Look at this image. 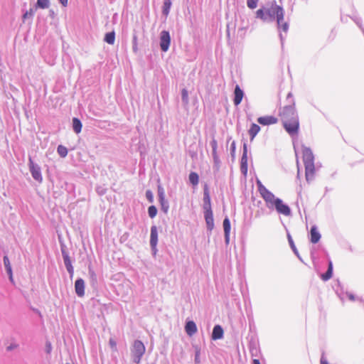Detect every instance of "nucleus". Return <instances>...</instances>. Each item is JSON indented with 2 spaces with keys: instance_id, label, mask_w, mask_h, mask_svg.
Returning <instances> with one entry per match:
<instances>
[{
  "instance_id": "nucleus-1",
  "label": "nucleus",
  "mask_w": 364,
  "mask_h": 364,
  "mask_svg": "<svg viewBox=\"0 0 364 364\" xmlns=\"http://www.w3.org/2000/svg\"><path fill=\"white\" fill-rule=\"evenodd\" d=\"M284 10L274 1L269 6L262 7L256 11V17L263 21L272 22L277 20L278 29L287 33L289 23L284 21Z\"/></svg>"
},
{
  "instance_id": "nucleus-2",
  "label": "nucleus",
  "mask_w": 364,
  "mask_h": 364,
  "mask_svg": "<svg viewBox=\"0 0 364 364\" xmlns=\"http://www.w3.org/2000/svg\"><path fill=\"white\" fill-rule=\"evenodd\" d=\"M290 103L280 109L279 116L286 131L293 136L298 133L299 122L294 101L291 100Z\"/></svg>"
},
{
  "instance_id": "nucleus-3",
  "label": "nucleus",
  "mask_w": 364,
  "mask_h": 364,
  "mask_svg": "<svg viewBox=\"0 0 364 364\" xmlns=\"http://www.w3.org/2000/svg\"><path fill=\"white\" fill-rule=\"evenodd\" d=\"M302 154L306 181H311L315 172L314 154L309 148L305 146L302 147Z\"/></svg>"
},
{
  "instance_id": "nucleus-4",
  "label": "nucleus",
  "mask_w": 364,
  "mask_h": 364,
  "mask_svg": "<svg viewBox=\"0 0 364 364\" xmlns=\"http://www.w3.org/2000/svg\"><path fill=\"white\" fill-rule=\"evenodd\" d=\"M146 348L144 343H134L133 348H132V360L136 364L141 362V359L145 353Z\"/></svg>"
},
{
  "instance_id": "nucleus-5",
  "label": "nucleus",
  "mask_w": 364,
  "mask_h": 364,
  "mask_svg": "<svg viewBox=\"0 0 364 364\" xmlns=\"http://www.w3.org/2000/svg\"><path fill=\"white\" fill-rule=\"evenodd\" d=\"M28 166L30 172L32 175V177L38 182L41 183L43 181V177L41 175V171L40 166L35 164L31 158H29L28 160Z\"/></svg>"
},
{
  "instance_id": "nucleus-6",
  "label": "nucleus",
  "mask_w": 364,
  "mask_h": 364,
  "mask_svg": "<svg viewBox=\"0 0 364 364\" xmlns=\"http://www.w3.org/2000/svg\"><path fill=\"white\" fill-rule=\"evenodd\" d=\"M171 44V36L167 31H162L160 33V48L162 51H168Z\"/></svg>"
},
{
  "instance_id": "nucleus-7",
  "label": "nucleus",
  "mask_w": 364,
  "mask_h": 364,
  "mask_svg": "<svg viewBox=\"0 0 364 364\" xmlns=\"http://www.w3.org/2000/svg\"><path fill=\"white\" fill-rule=\"evenodd\" d=\"M158 197L159 201L161 204V210L165 213H167L169 209V204L165 198V191L160 185L158 186Z\"/></svg>"
},
{
  "instance_id": "nucleus-8",
  "label": "nucleus",
  "mask_w": 364,
  "mask_h": 364,
  "mask_svg": "<svg viewBox=\"0 0 364 364\" xmlns=\"http://www.w3.org/2000/svg\"><path fill=\"white\" fill-rule=\"evenodd\" d=\"M260 195L265 200L267 208L272 209L277 198H275L274 195L267 189L263 190Z\"/></svg>"
},
{
  "instance_id": "nucleus-9",
  "label": "nucleus",
  "mask_w": 364,
  "mask_h": 364,
  "mask_svg": "<svg viewBox=\"0 0 364 364\" xmlns=\"http://www.w3.org/2000/svg\"><path fill=\"white\" fill-rule=\"evenodd\" d=\"M274 207H275L277 211L280 214L286 216L290 215L291 214V210L289 207L284 204L283 201L279 198H277L276 202L274 204Z\"/></svg>"
},
{
  "instance_id": "nucleus-10",
  "label": "nucleus",
  "mask_w": 364,
  "mask_h": 364,
  "mask_svg": "<svg viewBox=\"0 0 364 364\" xmlns=\"http://www.w3.org/2000/svg\"><path fill=\"white\" fill-rule=\"evenodd\" d=\"M158 243V230L155 225L151 226L150 233V246L152 251L156 253L157 251L156 246Z\"/></svg>"
},
{
  "instance_id": "nucleus-11",
  "label": "nucleus",
  "mask_w": 364,
  "mask_h": 364,
  "mask_svg": "<svg viewBox=\"0 0 364 364\" xmlns=\"http://www.w3.org/2000/svg\"><path fill=\"white\" fill-rule=\"evenodd\" d=\"M62 256L63 258L64 264L66 267L67 271L70 274V277L72 279L74 274V269L71 263L70 258L68 253L63 249H62Z\"/></svg>"
},
{
  "instance_id": "nucleus-12",
  "label": "nucleus",
  "mask_w": 364,
  "mask_h": 364,
  "mask_svg": "<svg viewBox=\"0 0 364 364\" xmlns=\"http://www.w3.org/2000/svg\"><path fill=\"white\" fill-rule=\"evenodd\" d=\"M203 208L204 212L205 211H211V202H210V197L209 193V190L207 186V185L205 186L204 190H203Z\"/></svg>"
},
{
  "instance_id": "nucleus-13",
  "label": "nucleus",
  "mask_w": 364,
  "mask_h": 364,
  "mask_svg": "<svg viewBox=\"0 0 364 364\" xmlns=\"http://www.w3.org/2000/svg\"><path fill=\"white\" fill-rule=\"evenodd\" d=\"M75 291L76 294L80 297L85 295V282L82 279H77L75 281Z\"/></svg>"
},
{
  "instance_id": "nucleus-14",
  "label": "nucleus",
  "mask_w": 364,
  "mask_h": 364,
  "mask_svg": "<svg viewBox=\"0 0 364 364\" xmlns=\"http://www.w3.org/2000/svg\"><path fill=\"white\" fill-rule=\"evenodd\" d=\"M204 218L206 223L207 229L211 231L214 228V220L213 211H205Z\"/></svg>"
},
{
  "instance_id": "nucleus-15",
  "label": "nucleus",
  "mask_w": 364,
  "mask_h": 364,
  "mask_svg": "<svg viewBox=\"0 0 364 364\" xmlns=\"http://www.w3.org/2000/svg\"><path fill=\"white\" fill-rule=\"evenodd\" d=\"M243 95H244L243 91L240 89L239 85H236V87L235 88L234 100H233L235 105L237 106L240 104V102H242Z\"/></svg>"
},
{
  "instance_id": "nucleus-16",
  "label": "nucleus",
  "mask_w": 364,
  "mask_h": 364,
  "mask_svg": "<svg viewBox=\"0 0 364 364\" xmlns=\"http://www.w3.org/2000/svg\"><path fill=\"white\" fill-rule=\"evenodd\" d=\"M257 122L262 125H269L277 123V119L272 116L260 117L257 119Z\"/></svg>"
},
{
  "instance_id": "nucleus-17",
  "label": "nucleus",
  "mask_w": 364,
  "mask_h": 364,
  "mask_svg": "<svg viewBox=\"0 0 364 364\" xmlns=\"http://www.w3.org/2000/svg\"><path fill=\"white\" fill-rule=\"evenodd\" d=\"M223 329L220 325H216L214 326L213 332H212V338L213 340H218L223 338Z\"/></svg>"
},
{
  "instance_id": "nucleus-18",
  "label": "nucleus",
  "mask_w": 364,
  "mask_h": 364,
  "mask_svg": "<svg viewBox=\"0 0 364 364\" xmlns=\"http://www.w3.org/2000/svg\"><path fill=\"white\" fill-rule=\"evenodd\" d=\"M4 264L6 269V271L9 275V280L14 283V278H13V272H12V268L11 263L9 262V257L7 256L4 257Z\"/></svg>"
},
{
  "instance_id": "nucleus-19",
  "label": "nucleus",
  "mask_w": 364,
  "mask_h": 364,
  "mask_svg": "<svg viewBox=\"0 0 364 364\" xmlns=\"http://www.w3.org/2000/svg\"><path fill=\"white\" fill-rule=\"evenodd\" d=\"M186 332L189 336H193L197 331V326L194 321H188L185 326Z\"/></svg>"
},
{
  "instance_id": "nucleus-20",
  "label": "nucleus",
  "mask_w": 364,
  "mask_h": 364,
  "mask_svg": "<svg viewBox=\"0 0 364 364\" xmlns=\"http://www.w3.org/2000/svg\"><path fill=\"white\" fill-rule=\"evenodd\" d=\"M311 242L312 243H317L321 239V234L317 230L316 226H312L311 229Z\"/></svg>"
},
{
  "instance_id": "nucleus-21",
  "label": "nucleus",
  "mask_w": 364,
  "mask_h": 364,
  "mask_svg": "<svg viewBox=\"0 0 364 364\" xmlns=\"http://www.w3.org/2000/svg\"><path fill=\"white\" fill-rule=\"evenodd\" d=\"M260 130V127L259 125L256 124H252L250 129L249 130V134L250 135V140L252 141L255 136L258 134Z\"/></svg>"
},
{
  "instance_id": "nucleus-22",
  "label": "nucleus",
  "mask_w": 364,
  "mask_h": 364,
  "mask_svg": "<svg viewBox=\"0 0 364 364\" xmlns=\"http://www.w3.org/2000/svg\"><path fill=\"white\" fill-rule=\"evenodd\" d=\"M82 123L76 117L73 119V129L76 134H79L82 130Z\"/></svg>"
},
{
  "instance_id": "nucleus-23",
  "label": "nucleus",
  "mask_w": 364,
  "mask_h": 364,
  "mask_svg": "<svg viewBox=\"0 0 364 364\" xmlns=\"http://www.w3.org/2000/svg\"><path fill=\"white\" fill-rule=\"evenodd\" d=\"M241 171L246 174L247 171V154H242V158H241Z\"/></svg>"
},
{
  "instance_id": "nucleus-24",
  "label": "nucleus",
  "mask_w": 364,
  "mask_h": 364,
  "mask_svg": "<svg viewBox=\"0 0 364 364\" xmlns=\"http://www.w3.org/2000/svg\"><path fill=\"white\" fill-rule=\"evenodd\" d=\"M193 347L195 349L194 362L196 364H199L200 363V354L201 347L199 344H195L193 346Z\"/></svg>"
},
{
  "instance_id": "nucleus-25",
  "label": "nucleus",
  "mask_w": 364,
  "mask_h": 364,
  "mask_svg": "<svg viewBox=\"0 0 364 364\" xmlns=\"http://www.w3.org/2000/svg\"><path fill=\"white\" fill-rule=\"evenodd\" d=\"M188 179H189V181L190 183L196 186L198 184V182H199V176L198 175L197 173L196 172H191L190 174H189V176H188Z\"/></svg>"
},
{
  "instance_id": "nucleus-26",
  "label": "nucleus",
  "mask_w": 364,
  "mask_h": 364,
  "mask_svg": "<svg viewBox=\"0 0 364 364\" xmlns=\"http://www.w3.org/2000/svg\"><path fill=\"white\" fill-rule=\"evenodd\" d=\"M115 41V33L114 31L105 34V41L108 44L113 45Z\"/></svg>"
},
{
  "instance_id": "nucleus-27",
  "label": "nucleus",
  "mask_w": 364,
  "mask_h": 364,
  "mask_svg": "<svg viewBox=\"0 0 364 364\" xmlns=\"http://www.w3.org/2000/svg\"><path fill=\"white\" fill-rule=\"evenodd\" d=\"M50 6L49 0H37L35 8L48 9Z\"/></svg>"
},
{
  "instance_id": "nucleus-28",
  "label": "nucleus",
  "mask_w": 364,
  "mask_h": 364,
  "mask_svg": "<svg viewBox=\"0 0 364 364\" xmlns=\"http://www.w3.org/2000/svg\"><path fill=\"white\" fill-rule=\"evenodd\" d=\"M171 6V0H165L163 6V14L167 16L169 14Z\"/></svg>"
},
{
  "instance_id": "nucleus-29",
  "label": "nucleus",
  "mask_w": 364,
  "mask_h": 364,
  "mask_svg": "<svg viewBox=\"0 0 364 364\" xmlns=\"http://www.w3.org/2000/svg\"><path fill=\"white\" fill-rule=\"evenodd\" d=\"M57 152L61 157L65 158L68 155V149L63 145H59L57 148Z\"/></svg>"
},
{
  "instance_id": "nucleus-30",
  "label": "nucleus",
  "mask_w": 364,
  "mask_h": 364,
  "mask_svg": "<svg viewBox=\"0 0 364 364\" xmlns=\"http://www.w3.org/2000/svg\"><path fill=\"white\" fill-rule=\"evenodd\" d=\"M36 11V8H35V7L31 8L28 11H26L24 13V14L23 15V18L26 19V18H32L34 16Z\"/></svg>"
},
{
  "instance_id": "nucleus-31",
  "label": "nucleus",
  "mask_w": 364,
  "mask_h": 364,
  "mask_svg": "<svg viewBox=\"0 0 364 364\" xmlns=\"http://www.w3.org/2000/svg\"><path fill=\"white\" fill-rule=\"evenodd\" d=\"M223 229L224 233L230 232V222L228 218H225L223 220Z\"/></svg>"
},
{
  "instance_id": "nucleus-32",
  "label": "nucleus",
  "mask_w": 364,
  "mask_h": 364,
  "mask_svg": "<svg viewBox=\"0 0 364 364\" xmlns=\"http://www.w3.org/2000/svg\"><path fill=\"white\" fill-rule=\"evenodd\" d=\"M288 240H289V245L291 246V248L294 251V254L299 258L300 260H301V257H299L298 250L294 243V241L289 235H288Z\"/></svg>"
},
{
  "instance_id": "nucleus-33",
  "label": "nucleus",
  "mask_w": 364,
  "mask_h": 364,
  "mask_svg": "<svg viewBox=\"0 0 364 364\" xmlns=\"http://www.w3.org/2000/svg\"><path fill=\"white\" fill-rule=\"evenodd\" d=\"M148 214L151 218H154L157 214V209L154 205H151L148 208Z\"/></svg>"
},
{
  "instance_id": "nucleus-34",
  "label": "nucleus",
  "mask_w": 364,
  "mask_h": 364,
  "mask_svg": "<svg viewBox=\"0 0 364 364\" xmlns=\"http://www.w3.org/2000/svg\"><path fill=\"white\" fill-rule=\"evenodd\" d=\"M182 101L185 105L188 103V93L186 89H183L181 92Z\"/></svg>"
},
{
  "instance_id": "nucleus-35",
  "label": "nucleus",
  "mask_w": 364,
  "mask_h": 364,
  "mask_svg": "<svg viewBox=\"0 0 364 364\" xmlns=\"http://www.w3.org/2000/svg\"><path fill=\"white\" fill-rule=\"evenodd\" d=\"M258 1L259 0H247V5L251 9H255L257 7Z\"/></svg>"
},
{
  "instance_id": "nucleus-36",
  "label": "nucleus",
  "mask_w": 364,
  "mask_h": 364,
  "mask_svg": "<svg viewBox=\"0 0 364 364\" xmlns=\"http://www.w3.org/2000/svg\"><path fill=\"white\" fill-rule=\"evenodd\" d=\"M333 271L327 270L326 272L322 274L321 278L323 281H327L332 277Z\"/></svg>"
},
{
  "instance_id": "nucleus-37",
  "label": "nucleus",
  "mask_w": 364,
  "mask_h": 364,
  "mask_svg": "<svg viewBox=\"0 0 364 364\" xmlns=\"http://www.w3.org/2000/svg\"><path fill=\"white\" fill-rule=\"evenodd\" d=\"M212 155H213V161H214L215 164L218 166L219 164H220V159H219V157H218V156L217 154V151H215V152H213L212 151Z\"/></svg>"
},
{
  "instance_id": "nucleus-38",
  "label": "nucleus",
  "mask_w": 364,
  "mask_h": 364,
  "mask_svg": "<svg viewBox=\"0 0 364 364\" xmlns=\"http://www.w3.org/2000/svg\"><path fill=\"white\" fill-rule=\"evenodd\" d=\"M210 146L212 147V151L213 152H215L217 151V148H218V143H217V141L215 139H213L211 141H210Z\"/></svg>"
},
{
  "instance_id": "nucleus-39",
  "label": "nucleus",
  "mask_w": 364,
  "mask_h": 364,
  "mask_svg": "<svg viewBox=\"0 0 364 364\" xmlns=\"http://www.w3.org/2000/svg\"><path fill=\"white\" fill-rule=\"evenodd\" d=\"M320 364H329L326 357L325 356L324 352H323L321 354Z\"/></svg>"
},
{
  "instance_id": "nucleus-40",
  "label": "nucleus",
  "mask_w": 364,
  "mask_h": 364,
  "mask_svg": "<svg viewBox=\"0 0 364 364\" xmlns=\"http://www.w3.org/2000/svg\"><path fill=\"white\" fill-rule=\"evenodd\" d=\"M257 186H258V191H259L260 194L262 193V192H263V190H267V188H265L264 186L262 185L261 181H257Z\"/></svg>"
},
{
  "instance_id": "nucleus-41",
  "label": "nucleus",
  "mask_w": 364,
  "mask_h": 364,
  "mask_svg": "<svg viewBox=\"0 0 364 364\" xmlns=\"http://www.w3.org/2000/svg\"><path fill=\"white\" fill-rule=\"evenodd\" d=\"M18 347V344L16 343H11V344L7 346L6 350L8 351H11Z\"/></svg>"
},
{
  "instance_id": "nucleus-42",
  "label": "nucleus",
  "mask_w": 364,
  "mask_h": 364,
  "mask_svg": "<svg viewBox=\"0 0 364 364\" xmlns=\"http://www.w3.org/2000/svg\"><path fill=\"white\" fill-rule=\"evenodd\" d=\"M45 351L46 353L50 354L52 351L51 343H46Z\"/></svg>"
},
{
  "instance_id": "nucleus-43",
  "label": "nucleus",
  "mask_w": 364,
  "mask_h": 364,
  "mask_svg": "<svg viewBox=\"0 0 364 364\" xmlns=\"http://www.w3.org/2000/svg\"><path fill=\"white\" fill-rule=\"evenodd\" d=\"M146 196L147 198V199L149 200V202H152L153 201V195H152V193L151 191H147L146 192Z\"/></svg>"
},
{
  "instance_id": "nucleus-44",
  "label": "nucleus",
  "mask_w": 364,
  "mask_h": 364,
  "mask_svg": "<svg viewBox=\"0 0 364 364\" xmlns=\"http://www.w3.org/2000/svg\"><path fill=\"white\" fill-rule=\"evenodd\" d=\"M225 234V241L227 245L229 244L230 242V233H224Z\"/></svg>"
},
{
  "instance_id": "nucleus-45",
  "label": "nucleus",
  "mask_w": 364,
  "mask_h": 364,
  "mask_svg": "<svg viewBox=\"0 0 364 364\" xmlns=\"http://www.w3.org/2000/svg\"><path fill=\"white\" fill-rule=\"evenodd\" d=\"M110 346V348L112 350H116L117 349V343H109Z\"/></svg>"
},
{
  "instance_id": "nucleus-46",
  "label": "nucleus",
  "mask_w": 364,
  "mask_h": 364,
  "mask_svg": "<svg viewBox=\"0 0 364 364\" xmlns=\"http://www.w3.org/2000/svg\"><path fill=\"white\" fill-rule=\"evenodd\" d=\"M242 154H247V144L245 143L243 144V151H242Z\"/></svg>"
},
{
  "instance_id": "nucleus-47",
  "label": "nucleus",
  "mask_w": 364,
  "mask_h": 364,
  "mask_svg": "<svg viewBox=\"0 0 364 364\" xmlns=\"http://www.w3.org/2000/svg\"><path fill=\"white\" fill-rule=\"evenodd\" d=\"M136 41V36H134V46H133V50H134V51H136V50H137Z\"/></svg>"
},
{
  "instance_id": "nucleus-48",
  "label": "nucleus",
  "mask_w": 364,
  "mask_h": 364,
  "mask_svg": "<svg viewBox=\"0 0 364 364\" xmlns=\"http://www.w3.org/2000/svg\"><path fill=\"white\" fill-rule=\"evenodd\" d=\"M59 1L64 6H67L68 4V0H59Z\"/></svg>"
},
{
  "instance_id": "nucleus-49",
  "label": "nucleus",
  "mask_w": 364,
  "mask_h": 364,
  "mask_svg": "<svg viewBox=\"0 0 364 364\" xmlns=\"http://www.w3.org/2000/svg\"><path fill=\"white\" fill-rule=\"evenodd\" d=\"M328 270H331V271H333V264H332V262H331V261H329V262H328Z\"/></svg>"
},
{
  "instance_id": "nucleus-50",
  "label": "nucleus",
  "mask_w": 364,
  "mask_h": 364,
  "mask_svg": "<svg viewBox=\"0 0 364 364\" xmlns=\"http://www.w3.org/2000/svg\"><path fill=\"white\" fill-rule=\"evenodd\" d=\"M252 364H261L259 360L258 359H253Z\"/></svg>"
},
{
  "instance_id": "nucleus-51",
  "label": "nucleus",
  "mask_w": 364,
  "mask_h": 364,
  "mask_svg": "<svg viewBox=\"0 0 364 364\" xmlns=\"http://www.w3.org/2000/svg\"><path fill=\"white\" fill-rule=\"evenodd\" d=\"M89 274L91 275L92 277H95V272L92 270H91L90 269H89Z\"/></svg>"
},
{
  "instance_id": "nucleus-52",
  "label": "nucleus",
  "mask_w": 364,
  "mask_h": 364,
  "mask_svg": "<svg viewBox=\"0 0 364 364\" xmlns=\"http://www.w3.org/2000/svg\"><path fill=\"white\" fill-rule=\"evenodd\" d=\"M250 344V348L255 347L256 348V345L257 343L253 342V343H249Z\"/></svg>"
},
{
  "instance_id": "nucleus-53",
  "label": "nucleus",
  "mask_w": 364,
  "mask_h": 364,
  "mask_svg": "<svg viewBox=\"0 0 364 364\" xmlns=\"http://www.w3.org/2000/svg\"><path fill=\"white\" fill-rule=\"evenodd\" d=\"M279 37H280V40H281V42H282V44H283V41H284V36L282 33L279 34Z\"/></svg>"
},
{
  "instance_id": "nucleus-54",
  "label": "nucleus",
  "mask_w": 364,
  "mask_h": 364,
  "mask_svg": "<svg viewBox=\"0 0 364 364\" xmlns=\"http://www.w3.org/2000/svg\"><path fill=\"white\" fill-rule=\"evenodd\" d=\"M231 147H232V151H234V150H235V142H234V141L232 143V144H231Z\"/></svg>"
},
{
  "instance_id": "nucleus-55",
  "label": "nucleus",
  "mask_w": 364,
  "mask_h": 364,
  "mask_svg": "<svg viewBox=\"0 0 364 364\" xmlns=\"http://www.w3.org/2000/svg\"><path fill=\"white\" fill-rule=\"evenodd\" d=\"M292 97V94L291 92H289L288 95H287V99L290 98Z\"/></svg>"
},
{
  "instance_id": "nucleus-56",
  "label": "nucleus",
  "mask_w": 364,
  "mask_h": 364,
  "mask_svg": "<svg viewBox=\"0 0 364 364\" xmlns=\"http://www.w3.org/2000/svg\"><path fill=\"white\" fill-rule=\"evenodd\" d=\"M349 299L351 300H354V296L352 294H350L349 295Z\"/></svg>"
}]
</instances>
